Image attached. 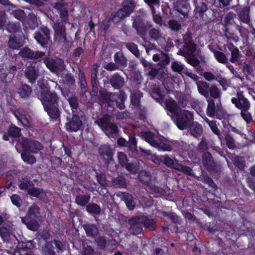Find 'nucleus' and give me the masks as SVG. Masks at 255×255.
Instances as JSON below:
<instances>
[{
    "mask_svg": "<svg viewBox=\"0 0 255 255\" xmlns=\"http://www.w3.org/2000/svg\"><path fill=\"white\" fill-rule=\"evenodd\" d=\"M40 96L44 110L49 117L55 121L60 120V106L62 103L60 97L56 92L50 91L49 88L42 90Z\"/></svg>",
    "mask_w": 255,
    "mask_h": 255,
    "instance_id": "nucleus-1",
    "label": "nucleus"
},
{
    "mask_svg": "<svg viewBox=\"0 0 255 255\" xmlns=\"http://www.w3.org/2000/svg\"><path fill=\"white\" fill-rule=\"evenodd\" d=\"M129 225V232L136 235L140 234L143 230L142 226L145 228L153 230L156 227V221L153 219H150L144 215L134 216L128 219V222Z\"/></svg>",
    "mask_w": 255,
    "mask_h": 255,
    "instance_id": "nucleus-2",
    "label": "nucleus"
},
{
    "mask_svg": "<svg viewBox=\"0 0 255 255\" xmlns=\"http://www.w3.org/2000/svg\"><path fill=\"white\" fill-rule=\"evenodd\" d=\"M136 7L135 0H124L122 6L117 11L112 13L110 19L114 23H118L122 19L129 16Z\"/></svg>",
    "mask_w": 255,
    "mask_h": 255,
    "instance_id": "nucleus-3",
    "label": "nucleus"
},
{
    "mask_svg": "<svg viewBox=\"0 0 255 255\" xmlns=\"http://www.w3.org/2000/svg\"><path fill=\"white\" fill-rule=\"evenodd\" d=\"M214 100H208V116L213 117L216 113L221 110V91L215 85L208 87V93Z\"/></svg>",
    "mask_w": 255,
    "mask_h": 255,
    "instance_id": "nucleus-4",
    "label": "nucleus"
},
{
    "mask_svg": "<svg viewBox=\"0 0 255 255\" xmlns=\"http://www.w3.org/2000/svg\"><path fill=\"white\" fill-rule=\"evenodd\" d=\"M111 120V116L106 114L95 122L105 134L109 137L118 132L117 125L112 122Z\"/></svg>",
    "mask_w": 255,
    "mask_h": 255,
    "instance_id": "nucleus-5",
    "label": "nucleus"
},
{
    "mask_svg": "<svg viewBox=\"0 0 255 255\" xmlns=\"http://www.w3.org/2000/svg\"><path fill=\"white\" fill-rule=\"evenodd\" d=\"M175 117L176 125L181 130L188 128L193 123V114L188 110L181 111Z\"/></svg>",
    "mask_w": 255,
    "mask_h": 255,
    "instance_id": "nucleus-6",
    "label": "nucleus"
},
{
    "mask_svg": "<svg viewBox=\"0 0 255 255\" xmlns=\"http://www.w3.org/2000/svg\"><path fill=\"white\" fill-rule=\"evenodd\" d=\"M152 26L151 22H145L143 18L140 15H136L132 22V27L134 28L137 34L141 38L145 36L147 30Z\"/></svg>",
    "mask_w": 255,
    "mask_h": 255,
    "instance_id": "nucleus-7",
    "label": "nucleus"
},
{
    "mask_svg": "<svg viewBox=\"0 0 255 255\" xmlns=\"http://www.w3.org/2000/svg\"><path fill=\"white\" fill-rule=\"evenodd\" d=\"M85 117L82 114H73L72 118L68 119L65 124L66 129L69 132H77L83 126L82 119Z\"/></svg>",
    "mask_w": 255,
    "mask_h": 255,
    "instance_id": "nucleus-8",
    "label": "nucleus"
},
{
    "mask_svg": "<svg viewBox=\"0 0 255 255\" xmlns=\"http://www.w3.org/2000/svg\"><path fill=\"white\" fill-rule=\"evenodd\" d=\"M45 52L34 51L26 46L20 49L19 55L23 58L33 60L35 62H41L42 58L45 55Z\"/></svg>",
    "mask_w": 255,
    "mask_h": 255,
    "instance_id": "nucleus-9",
    "label": "nucleus"
},
{
    "mask_svg": "<svg viewBox=\"0 0 255 255\" xmlns=\"http://www.w3.org/2000/svg\"><path fill=\"white\" fill-rule=\"evenodd\" d=\"M34 38L39 44L43 47H48L50 39L49 28L46 26H42L39 30L34 33Z\"/></svg>",
    "mask_w": 255,
    "mask_h": 255,
    "instance_id": "nucleus-10",
    "label": "nucleus"
},
{
    "mask_svg": "<svg viewBox=\"0 0 255 255\" xmlns=\"http://www.w3.org/2000/svg\"><path fill=\"white\" fill-rule=\"evenodd\" d=\"M21 146L23 151L29 153H37L43 148L42 144L36 140L25 138L22 140Z\"/></svg>",
    "mask_w": 255,
    "mask_h": 255,
    "instance_id": "nucleus-11",
    "label": "nucleus"
},
{
    "mask_svg": "<svg viewBox=\"0 0 255 255\" xmlns=\"http://www.w3.org/2000/svg\"><path fill=\"white\" fill-rule=\"evenodd\" d=\"M41 60L52 72H57L64 66V61L60 58L54 59L49 56H44L42 58Z\"/></svg>",
    "mask_w": 255,
    "mask_h": 255,
    "instance_id": "nucleus-12",
    "label": "nucleus"
},
{
    "mask_svg": "<svg viewBox=\"0 0 255 255\" xmlns=\"http://www.w3.org/2000/svg\"><path fill=\"white\" fill-rule=\"evenodd\" d=\"M40 74L39 65L37 62L30 64L24 71V75L28 82L31 84H34Z\"/></svg>",
    "mask_w": 255,
    "mask_h": 255,
    "instance_id": "nucleus-13",
    "label": "nucleus"
},
{
    "mask_svg": "<svg viewBox=\"0 0 255 255\" xmlns=\"http://www.w3.org/2000/svg\"><path fill=\"white\" fill-rule=\"evenodd\" d=\"M184 43L182 49L180 50L178 53L184 57L193 54L196 50V45L193 41L192 37L187 36L184 39Z\"/></svg>",
    "mask_w": 255,
    "mask_h": 255,
    "instance_id": "nucleus-14",
    "label": "nucleus"
},
{
    "mask_svg": "<svg viewBox=\"0 0 255 255\" xmlns=\"http://www.w3.org/2000/svg\"><path fill=\"white\" fill-rule=\"evenodd\" d=\"M98 152L101 159L106 164L113 161V151L109 144H102L98 148Z\"/></svg>",
    "mask_w": 255,
    "mask_h": 255,
    "instance_id": "nucleus-15",
    "label": "nucleus"
},
{
    "mask_svg": "<svg viewBox=\"0 0 255 255\" xmlns=\"http://www.w3.org/2000/svg\"><path fill=\"white\" fill-rule=\"evenodd\" d=\"M231 102L235 107L240 110L250 109L251 105L249 101L245 97L242 91L238 92L237 97L232 98Z\"/></svg>",
    "mask_w": 255,
    "mask_h": 255,
    "instance_id": "nucleus-16",
    "label": "nucleus"
},
{
    "mask_svg": "<svg viewBox=\"0 0 255 255\" xmlns=\"http://www.w3.org/2000/svg\"><path fill=\"white\" fill-rule=\"evenodd\" d=\"M53 28L55 32V37L57 40L63 41L66 40V27L63 23L58 19L54 23Z\"/></svg>",
    "mask_w": 255,
    "mask_h": 255,
    "instance_id": "nucleus-17",
    "label": "nucleus"
},
{
    "mask_svg": "<svg viewBox=\"0 0 255 255\" xmlns=\"http://www.w3.org/2000/svg\"><path fill=\"white\" fill-rule=\"evenodd\" d=\"M54 8L57 10L61 18V22L65 24L69 22V15L67 7L63 2H56Z\"/></svg>",
    "mask_w": 255,
    "mask_h": 255,
    "instance_id": "nucleus-18",
    "label": "nucleus"
},
{
    "mask_svg": "<svg viewBox=\"0 0 255 255\" xmlns=\"http://www.w3.org/2000/svg\"><path fill=\"white\" fill-rule=\"evenodd\" d=\"M125 80L123 77L118 73H116L111 76L109 83L114 89L120 90L125 85Z\"/></svg>",
    "mask_w": 255,
    "mask_h": 255,
    "instance_id": "nucleus-19",
    "label": "nucleus"
},
{
    "mask_svg": "<svg viewBox=\"0 0 255 255\" xmlns=\"http://www.w3.org/2000/svg\"><path fill=\"white\" fill-rule=\"evenodd\" d=\"M227 47L231 53V57L230 59L231 62L233 63H238L242 55L239 49L231 42L227 44Z\"/></svg>",
    "mask_w": 255,
    "mask_h": 255,
    "instance_id": "nucleus-20",
    "label": "nucleus"
},
{
    "mask_svg": "<svg viewBox=\"0 0 255 255\" xmlns=\"http://www.w3.org/2000/svg\"><path fill=\"white\" fill-rule=\"evenodd\" d=\"M84 229L87 237L92 239L96 238L99 234V230L97 226L94 224L87 223L82 225Z\"/></svg>",
    "mask_w": 255,
    "mask_h": 255,
    "instance_id": "nucleus-21",
    "label": "nucleus"
},
{
    "mask_svg": "<svg viewBox=\"0 0 255 255\" xmlns=\"http://www.w3.org/2000/svg\"><path fill=\"white\" fill-rule=\"evenodd\" d=\"M138 135L152 146H157V138L154 133L151 131H141Z\"/></svg>",
    "mask_w": 255,
    "mask_h": 255,
    "instance_id": "nucleus-22",
    "label": "nucleus"
},
{
    "mask_svg": "<svg viewBox=\"0 0 255 255\" xmlns=\"http://www.w3.org/2000/svg\"><path fill=\"white\" fill-rule=\"evenodd\" d=\"M175 9L184 17L187 16L189 11V4L186 0H178Z\"/></svg>",
    "mask_w": 255,
    "mask_h": 255,
    "instance_id": "nucleus-23",
    "label": "nucleus"
},
{
    "mask_svg": "<svg viewBox=\"0 0 255 255\" xmlns=\"http://www.w3.org/2000/svg\"><path fill=\"white\" fill-rule=\"evenodd\" d=\"M113 101L112 102H115L118 108L120 110H124L125 108V101L127 99V96L124 91H120L119 93H115L113 95Z\"/></svg>",
    "mask_w": 255,
    "mask_h": 255,
    "instance_id": "nucleus-24",
    "label": "nucleus"
},
{
    "mask_svg": "<svg viewBox=\"0 0 255 255\" xmlns=\"http://www.w3.org/2000/svg\"><path fill=\"white\" fill-rule=\"evenodd\" d=\"M118 196L124 201L127 208L129 210L134 209L135 206V203L133 200V196L131 194L128 192H121V194H118Z\"/></svg>",
    "mask_w": 255,
    "mask_h": 255,
    "instance_id": "nucleus-25",
    "label": "nucleus"
},
{
    "mask_svg": "<svg viewBox=\"0 0 255 255\" xmlns=\"http://www.w3.org/2000/svg\"><path fill=\"white\" fill-rule=\"evenodd\" d=\"M197 150L199 152L203 153V165L204 167L207 169V141L205 138L199 143Z\"/></svg>",
    "mask_w": 255,
    "mask_h": 255,
    "instance_id": "nucleus-26",
    "label": "nucleus"
},
{
    "mask_svg": "<svg viewBox=\"0 0 255 255\" xmlns=\"http://www.w3.org/2000/svg\"><path fill=\"white\" fill-rule=\"evenodd\" d=\"M238 17L241 22L250 25L251 23L250 7L246 6L242 8L238 13Z\"/></svg>",
    "mask_w": 255,
    "mask_h": 255,
    "instance_id": "nucleus-27",
    "label": "nucleus"
},
{
    "mask_svg": "<svg viewBox=\"0 0 255 255\" xmlns=\"http://www.w3.org/2000/svg\"><path fill=\"white\" fill-rule=\"evenodd\" d=\"M22 23L30 29L35 28L38 26L36 15L33 12H30L28 15L25 16Z\"/></svg>",
    "mask_w": 255,
    "mask_h": 255,
    "instance_id": "nucleus-28",
    "label": "nucleus"
},
{
    "mask_svg": "<svg viewBox=\"0 0 255 255\" xmlns=\"http://www.w3.org/2000/svg\"><path fill=\"white\" fill-rule=\"evenodd\" d=\"M165 105L166 110L175 116L181 111L179 105L172 99L166 100Z\"/></svg>",
    "mask_w": 255,
    "mask_h": 255,
    "instance_id": "nucleus-29",
    "label": "nucleus"
},
{
    "mask_svg": "<svg viewBox=\"0 0 255 255\" xmlns=\"http://www.w3.org/2000/svg\"><path fill=\"white\" fill-rule=\"evenodd\" d=\"M23 45L21 38L17 37L15 35H10L8 41V47L12 49H19Z\"/></svg>",
    "mask_w": 255,
    "mask_h": 255,
    "instance_id": "nucleus-30",
    "label": "nucleus"
},
{
    "mask_svg": "<svg viewBox=\"0 0 255 255\" xmlns=\"http://www.w3.org/2000/svg\"><path fill=\"white\" fill-rule=\"evenodd\" d=\"M17 92L20 98L28 99L32 93V88L30 86L23 84L18 87Z\"/></svg>",
    "mask_w": 255,
    "mask_h": 255,
    "instance_id": "nucleus-31",
    "label": "nucleus"
},
{
    "mask_svg": "<svg viewBox=\"0 0 255 255\" xmlns=\"http://www.w3.org/2000/svg\"><path fill=\"white\" fill-rule=\"evenodd\" d=\"M157 144L158 145H154L153 147L159 151H171L172 150L169 141L166 139L157 138Z\"/></svg>",
    "mask_w": 255,
    "mask_h": 255,
    "instance_id": "nucleus-32",
    "label": "nucleus"
},
{
    "mask_svg": "<svg viewBox=\"0 0 255 255\" xmlns=\"http://www.w3.org/2000/svg\"><path fill=\"white\" fill-rule=\"evenodd\" d=\"M99 100L103 103L110 104L112 102L115 93H111L106 89H102L99 91Z\"/></svg>",
    "mask_w": 255,
    "mask_h": 255,
    "instance_id": "nucleus-33",
    "label": "nucleus"
},
{
    "mask_svg": "<svg viewBox=\"0 0 255 255\" xmlns=\"http://www.w3.org/2000/svg\"><path fill=\"white\" fill-rule=\"evenodd\" d=\"M114 58L116 64L118 67L120 66L125 68L127 66L128 59L122 52H116L114 55Z\"/></svg>",
    "mask_w": 255,
    "mask_h": 255,
    "instance_id": "nucleus-34",
    "label": "nucleus"
},
{
    "mask_svg": "<svg viewBox=\"0 0 255 255\" xmlns=\"http://www.w3.org/2000/svg\"><path fill=\"white\" fill-rule=\"evenodd\" d=\"M143 96V93L138 91H133L131 93V103L134 108L137 109L140 107V99Z\"/></svg>",
    "mask_w": 255,
    "mask_h": 255,
    "instance_id": "nucleus-35",
    "label": "nucleus"
},
{
    "mask_svg": "<svg viewBox=\"0 0 255 255\" xmlns=\"http://www.w3.org/2000/svg\"><path fill=\"white\" fill-rule=\"evenodd\" d=\"M98 68L94 67L91 71V83L92 86V91L97 92L98 90V86L99 85L98 78Z\"/></svg>",
    "mask_w": 255,
    "mask_h": 255,
    "instance_id": "nucleus-36",
    "label": "nucleus"
},
{
    "mask_svg": "<svg viewBox=\"0 0 255 255\" xmlns=\"http://www.w3.org/2000/svg\"><path fill=\"white\" fill-rule=\"evenodd\" d=\"M36 220V219L24 217L21 219V221L26 226L28 229L32 231H36L39 227Z\"/></svg>",
    "mask_w": 255,
    "mask_h": 255,
    "instance_id": "nucleus-37",
    "label": "nucleus"
},
{
    "mask_svg": "<svg viewBox=\"0 0 255 255\" xmlns=\"http://www.w3.org/2000/svg\"><path fill=\"white\" fill-rule=\"evenodd\" d=\"M86 211L91 215H99L101 212V208L97 203H90L86 205Z\"/></svg>",
    "mask_w": 255,
    "mask_h": 255,
    "instance_id": "nucleus-38",
    "label": "nucleus"
},
{
    "mask_svg": "<svg viewBox=\"0 0 255 255\" xmlns=\"http://www.w3.org/2000/svg\"><path fill=\"white\" fill-rule=\"evenodd\" d=\"M91 198L90 194H78L75 197V202L81 207L86 206L89 204Z\"/></svg>",
    "mask_w": 255,
    "mask_h": 255,
    "instance_id": "nucleus-39",
    "label": "nucleus"
},
{
    "mask_svg": "<svg viewBox=\"0 0 255 255\" xmlns=\"http://www.w3.org/2000/svg\"><path fill=\"white\" fill-rule=\"evenodd\" d=\"M68 103L71 107L73 114H79L80 111L78 99L77 96L72 95L71 97L67 98Z\"/></svg>",
    "mask_w": 255,
    "mask_h": 255,
    "instance_id": "nucleus-40",
    "label": "nucleus"
},
{
    "mask_svg": "<svg viewBox=\"0 0 255 255\" xmlns=\"http://www.w3.org/2000/svg\"><path fill=\"white\" fill-rule=\"evenodd\" d=\"M40 208L36 204H33L29 207L26 216L25 217L37 219L40 215Z\"/></svg>",
    "mask_w": 255,
    "mask_h": 255,
    "instance_id": "nucleus-41",
    "label": "nucleus"
},
{
    "mask_svg": "<svg viewBox=\"0 0 255 255\" xmlns=\"http://www.w3.org/2000/svg\"><path fill=\"white\" fill-rule=\"evenodd\" d=\"M112 182L113 186L117 188H123L127 186L126 179L121 175L112 178Z\"/></svg>",
    "mask_w": 255,
    "mask_h": 255,
    "instance_id": "nucleus-42",
    "label": "nucleus"
},
{
    "mask_svg": "<svg viewBox=\"0 0 255 255\" xmlns=\"http://www.w3.org/2000/svg\"><path fill=\"white\" fill-rule=\"evenodd\" d=\"M151 96L156 102L161 103L164 100V95L162 94L160 88L157 86H154L151 92Z\"/></svg>",
    "mask_w": 255,
    "mask_h": 255,
    "instance_id": "nucleus-43",
    "label": "nucleus"
},
{
    "mask_svg": "<svg viewBox=\"0 0 255 255\" xmlns=\"http://www.w3.org/2000/svg\"><path fill=\"white\" fill-rule=\"evenodd\" d=\"M6 30L14 35L21 31V25L19 22H9L5 25Z\"/></svg>",
    "mask_w": 255,
    "mask_h": 255,
    "instance_id": "nucleus-44",
    "label": "nucleus"
},
{
    "mask_svg": "<svg viewBox=\"0 0 255 255\" xmlns=\"http://www.w3.org/2000/svg\"><path fill=\"white\" fill-rule=\"evenodd\" d=\"M160 160L163 164L174 169H176V165L178 164L177 160H174L167 155L161 156Z\"/></svg>",
    "mask_w": 255,
    "mask_h": 255,
    "instance_id": "nucleus-45",
    "label": "nucleus"
},
{
    "mask_svg": "<svg viewBox=\"0 0 255 255\" xmlns=\"http://www.w3.org/2000/svg\"><path fill=\"white\" fill-rule=\"evenodd\" d=\"M127 147L132 153H137V141L134 135L129 136Z\"/></svg>",
    "mask_w": 255,
    "mask_h": 255,
    "instance_id": "nucleus-46",
    "label": "nucleus"
},
{
    "mask_svg": "<svg viewBox=\"0 0 255 255\" xmlns=\"http://www.w3.org/2000/svg\"><path fill=\"white\" fill-rule=\"evenodd\" d=\"M207 10V6L204 3H202L201 5H197L195 8V15L197 18H200L204 20V14Z\"/></svg>",
    "mask_w": 255,
    "mask_h": 255,
    "instance_id": "nucleus-47",
    "label": "nucleus"
},
{
    "mask_svg": "<svg viewBox=\"0 0 255 255\" xmlns=\"http://www.w3.org/2000/svg\"><path fill=\"white\" fill-rule=\"evenodd\" d=\"M210 49L213 52L214 56L218 62L222 64H226L228 63V58L223 52L215 50L213 49L212 48H210Z\"/></svg>",
    "mask_w": 255,
    "mask_h": 255,
    "instance_id": "nucleus-48",
    "label": "nucleus"
},
{
    "mask_svg": "<svg viewBox=\"0 0 255 255\" xmlns=\"http://www.w3.org/2000/svg\"><path fill=\"white\" fill-rule=\"evenodd\" d=\"M124 45L136 57H139V50L138 49V46L136 44L133 42H127L125 43Z\"/></svg>",
    "mask_w": 255,
    "mask_h": 255,
    "instance_id": "nucleus-49",
    "label": "nucleus"
},
{
    "mask_svg": "<svg viewBox=\"0 0 255 255\" xmlns=\"http://www.w3.org/2000/svg\"><path fill=\"white\" fill-rule=\"evenodd\" d=\"M8 135L13 137H19L21 135V129L18 127L11 125L7 129Z\"/></svg>",
    "mask_w": 255,
    "mask_h": 255,
    "instance_id": "nucleus-50",
    "label": "nucleus"
},
{
    "mask_svg": "<svg viewBox=\"0 0 255 255\" xmlns=\"http://www.w3.org/2000/svg\"><path fill=\"white\" fill-rule=\"evenodd\" d=\"M19 182L18 187L20 190L28 191L29 188L34 186L32 182L27 178H23L21 180L19 181Z\"/></svg>",
    "mask_w": 255,
    "mask_h": 255,
    "instance_id": "nucleus-51",
    "label": "nucleus"
},
{
    "mask_svg": "<svg viewBox=\"0 0 255 255\" xmlns=\"http://www.w3.org/2000/svg\"><path fill=\"white\" fill-rule=\"evenodd\" d=\"M189 127L191 134L195 137H198L203 133V128L201 125L197 124Z\"/></svg>",
    "mask_w": 255,
    "mask_h": 255,
    "instance_id": "nucleus-52",
    "label": "nucleus"
},
{
    "mask_svg": "<svg viewBox=\"0 0 255 255\" xmlns=\"http://www.w3.org/2000/svg\"><path fill=\"white\" fill-rule=\"evenodd\" d=\"M22 159L26 163L32 165L36 162V158L29 152L23 151L21 154Z\"/></svg>",
    "mask_w": 255,
    "mask_h": 255,
    "instance_id": "nucleus-53",
    "label": "nucleus"
},
{
    "mask_svg": "<svg viewBox=\"0 0 255 255\" xmlns=\"http://www.w3.org/2000/svg\"><path fill=\"white\" fill-rule=\"evenodd\" d=\"M236 17V14L232 11L228 13L224 17V23L223 25L224 27H228L235 23L234 18Z\"/></svg>",
    "mask_w": 255,
    "mask_h": 255,
    "instance_id": "nucleus-54",
    "label": "nucleus"
},
{
    "mask_svg": "<svg viewBox=\"0 0 255 255\" xmlns=\"http://www.w3.org/2000/svg\"><path fill=\"white\" fill-rule=\"evenodd\" d=\"M176 170L181 171L187 175L192 176L193 175V170L191 167L179 163L176 165Z\"/></svg>",
    "mask_w": 255,
    "mask_h": 255,
    "instance_id": "nucleus-55",
    "label": "nucleus"
},
{
    "mask_svg": "<svg viewBox=\"0 0 255 255\" xmlns=\"http://www.w3.org/2000/svg\"><path fill=\"white\" fill-rule=\"evenodd\" d=\"M11 14L16 19L19 20L22 22H23L26 16L25 11L20 8L12 10Z\"/></svg>",
    "mask_w": 255,
    "mask_h": 255,
    "instance_id": "nucleus-56",
    "label": "nucleus"
},
{
    "mask_svg": "<svg viewBox=\"0 0 255 255\" xmlns=\"http://www.w3.org/2000/svg\"><path fill=\"white\" fill-rule=\"evenodd\" d=\"M18 246L22 249L31 250L35 247L36 243L33 240L26 242L22 241L18 244Z\"/></svg>",
    "mask_w": 255,
    "mask_h": 255,
    "instance_id": "nucleus-57",
    "label": "nucleus"
},
{
    "mask_svg": "<svg viewBox=\"0 0 255 255\" xmlns=\"http://www.w3.org/2000/svg\"><path fill=\"white\" fill-rule=\"evenodd\" d=\"M43 255H55L53 244L51 242H46L43 249Z\"/></svg>",
    "mask_w": 255,
    "mask_h": 255,
    "instance_id": "nucleus-58",
    "label": "nucleus"
},
{
    "mask_svg": "<svg viewBox=\"0 0 255 255\" xmlns=\"http://www.w3.org/2000/svg\"><path fill=\"white\" fill-rule=\"evenodd\" d=\"M171 69L174 72H177L181 74L182 73L184 72V70H185V66L181 63L175 61L172 62Z\"/></svg>",
    "mask_w": 255,
    "mask_h": 255,
    "instance_id": "nucleus-59",
    "label": "nucleus"
},
{
    "mask_svg": "<svg viewBox=\"0 0 255 255\" xmlns=\"http://www.w3.org/2000/svg\"><path fill=\"white\" fill-rule=\"evenodd\" d=\"M199 92L205 98H207V83L205 82L199 81L197 83Z\"/></svg>",
    "mask_w": 255,
    "mask_h": 255,
    "instance_id": "nucleus-60",
    "label": "nucleus"
},
{
    "mask_svg": "<svg viewBox=\"0 0 255 255\" xmlns=\"http://www.w3.org/2000/svg\"><path fill=\"white\" fill-rule=\"evenodd\" d=\"M149 35L151 39L157 40L161 36L159 29L152 28L149 30Z\"/></svg>",
    "mask_w": 255,
    "mask_h": 255,
    "instance_id": "nucleus-61",
    "label": "nucleus"
},
{
    "mask_svg": "<svg viewBox=\"0 0 255 255\" xmlns=\"http://www.w3.org/2000/svg\"><path fill=\"white\" fill-rule=\"evenodd\" d=\"M250 109H244L241 110V116L247 123H250L253 121V118L249 110Z\"/></svg>",
    "mask_w": 255,
    "mask_h": 255,
    "instance_id": "nucleus-62",
    "label": "nucleus"
},
{
    "mask_svg": "<svg viewBox=\"0 0 255 255\" xmlns=\"http://www.w3.org/2000/svg\"><path fill=\"white\" fill-rule=\"evenodd\" d=\"M94 239L100 249H104L105 248L107 245V240L105 236H97L96 238H94Z\"/></svg>",
    "mask_w": 255,
    "mask_h": 255,
    "instance_id": "nucleus-63",
    "label": "nucleus"
},
{
    "mask_svg": "<svg viewBox=\"0 0 255 255\" xmlns=\"http://www.w3.org/2000/svg\"><path fill=\"white\" fill-rule=\"evenodd\" d=\"M10 200L12 204L18 208L21 206L22 200L21 197L17 194H12L10 197Z\"/></svg>",
    "mask_w": 255,
    "mask_h": 255,
    "instance_id": "nucleus-64",
    "label": "nucleus"
}]
</instances>
